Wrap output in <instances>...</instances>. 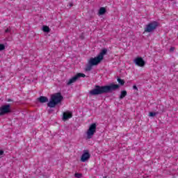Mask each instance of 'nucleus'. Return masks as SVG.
<instances>
[{
    "label": "nucleus",
    "mask_w": 178,
    "mask_h": 178,
    "mask_svg": "<svg viewBox=\"0 0 178 178\" xmlns=\"http://www.w3.org/2000/svg\"><path fill=\"white\" fill-rule=\"evenodd\" d=\"M82 176H83V174H81V173H75L74 174V177H76V178H81V177H82Z\"/></svg>",
    "instance_id": "obj_19"
},
{
    "label": "nucleus",
    "mask_w": 178,
    "mask_h": 178,
    "mask_svg": "<svg viewBox=\"0 0 178 178\" xmlns=\"http://www.w3.org/2000/svg\"><path fill=\"white\" fill-rule=\"evenodd\" d=\"M63 99V96L62 93L57 92L51 95L49 102L47 103V106L49 108H55L58 104H60Z\"/></svg>",
    "instance_id": "obj_3"
},
{
    "label": "nucleus",
    "mask_w": 178,
    "mask_h": 178,
    "mask_svg": "<svg viewBox=\"0 0 178 178\" xmlns=\"http://www.w3.org/2000/svg\"><path fill=\"white\" fill-rule=\"evenodd\" d=\"M38 102H40V104H45V102H48V97L45 96H40L39 98H38Z\"/></svg>",
    "instance_id": "obj_11"
},
{
    "label": "nucleus",
    "mask_w": 178,
    "mask_h": 178,
    "mask_svg": "<svg viewBox=\"0 0 178 178\" xmlns=\"http://www.w3.org/2000/svg\"><path fill=\"white\" fill-rule=\"evenodd\" d=\"M173 51H175V47H170V52H173Z\"/></svg>",
    "instance_id": "obj_23"
},
{
    "label": "nucleus",
    "mask_w": 178,
    "mask_h": 178,
    "mask_svg": "<svg viewBox=\"0 0 178 178\" xmlns=\"http://www.w3.org/2000/svg\"><path fill=\"white\" fill-rule=\"evenodd\" d=\"M10 112H12V110L10 109V104L3 105L0 107V116L8 115V113H10Z\"/></svg>",
    "instance_id": "obj_6"
},
{
    "label": "nucleus",
    "mask_w": 178,
    "mask_h": 178,
    "mask_svg": "<svg viewBox=\"0 0 178 178\" xmlns=\"http://www.w3.org/2000/svg\"><path fill=\"white\" fill-rule=\"evenodd\" d=\"M127 95V91L126 90H122L121 91V93L120 95V99H123V98H124V97H126Z\"/></svg>",
    "instance_id": "obj_14"
},
{
    "label": "nucleus",
    "mask_w": 178,
    "mask_h": 178,
    "mask_svg": "<svg viewBox=\"0 0 178 178\" xmlns=\"http://www.w3.org/2000/svg\"><path fill=\"white\" fill-rule=\"evenodd\" d=\"M108 54V49H102L101 52L95 58H90L88 63L85 68L86 72H90L92 70V66L99 65L100 62L104 60V56Z\"/></svg>",
    "instance_id": "obj_2"
},
{
    "label": "nucleus",
    "mask_w": 178,
    "mask_h": 178,
    "mask_svg": "<svg viewBox=\"0 0 178 178\" xmlns=\"http://www.w3.org/2000/svg\"><path fill=\"white\" fill-rule=\"evenodd\" d=\"M52 112H54V110L52 109L49 110V113H52Z\"/></svg>",
    "instance_id": "obj_26"
},
{
    "label": "nucleus",
    "mask_w": 178,
    "mask_h": 178,
    "mask_svg": "<svg viewBox=\"0 0 178 178\" xmlns=\"http://www.w3.org/2000/svg\"><path fill=\"white\" fill-rule=\"evenodd\" d=\"M79 80V77L77 76V74H76L74 76L71 78L67 83V86H70V84H73V83H76Z\"/></svg>",
    "instance_id": "obj_10"
},
{
    "label": "nucleus",
    "mask_w": 178,
    "mask_h": 178,
    "mask_svg": "<svg viewBox=\"0 0 178 178\" xmlns=\"http://www.w3.org/2000/svg\"><path fill=\"white\" fill-rule=\"evenodd\" d=\"M117 81L120 86H124V80L120 79L119 76L117 78Z\"/></svg>",
    "instance_id": "obj_16"
},
{
    "label": "nucleus",
    "mask_w": 178,
    "mask_h": 178,
    "mask_svg": "<svg viewBox=\"0 0 178 178\" xmlns=\"http://www.w3.org/2000/svg\"><path fill=\"white\" fill-rule=\"evenodd\" d=\"M97 133V124L92 123L89 126V128L86 132L87 138H92V136Z\"/></svg>",
    "instance_id": "obj_5"
},
{
    "label": "nucleus",
    "mask_w": 178,
    "mask_h": 178,
    "mask_svg": "<svg viewBox=\"0 0 178 178\" xmlns=\"http://www.w3.org/2000/svg\"><path fill=\"white\" fill-rule=\"evenodd\" d=\"M42 31H44V33H49L51 31V29L48 26H43Z\"/></svg>",
    "instance_id": "obj_15"
},
{
    "label": "nucleus",
    "mask_w": 178,
    "mask_h": 178,
    "mask_svg": "<svg viewBox=\"0 0 178 178\" xmlns=\"http://www.w3.org/2000/svg\"><path fill=\"white\" fill-rule=\"evenodd\" d=\"M7 102H13V100L10 99H7Z\"/></svg>",
    "instance_id": "obj_25"
},
{
    "label": "nucleus",
    "mask_w": 178,
    "mask_h": 178,
    "mask_svg": "<svg viewBox=\"0 0 178 178\" xmlns=\"http://www.w3.org/2000/svg\"><path fill=\"white\" fill-rule=\"evenodd\" d=\"M134 62L137 66H140V67H143L145 65V61H144V59H143L141 57L136 58Z\"/></svg>",
    "instance_id": "obj_9"
},
{
    "label": "nucleus",
    "mask_w": 178,
    "mask_h": 178,
    "mask_svg": "<svg viewBox=\"0 0 178 178\" xmlns=\"http://www.w3.org/2000/svg\"><path fill=\"white\" fill-rule=\"evenodd\" d=\"M91 154L88 150H83V154L81 156V162H87V160L90 158Z\"/></svg>",
    "instance_id": "obj_8"
},
{
    "label": "nucleus",
    "mask_w": 178,
    "mask_h": 178,
    "mask_svg": "<svg viewBox=\"0 0 178 178\" xmlns=\"http://www.w3.org/2000/svg\"><path fill=\"white\" fill-rule=\"evenodd\" d=\"M73 118V113L72 111H67L63 114V122H66V120H69V119H72Z\"/></svg>",
    "instance_id": "obj_7"
},
{
    "label": "nucleus",
    "mask_w": 178,
    "mask_h": 178,
    "mask_svg": "<svg viewBox=\"0 0 178 178\" xmlns=\"http://www.w3.org/2000/svg\"><path fill=\"white\" fill-rule=\"evenodd\" d=\"M3 154H4L3 150L0 149V156H1V155H3Z\"/></svg>",
    "instance_id": "obj_24"
},
{
    "label": "nucleus",
    "mask_w": 178,
    "mask_h": 178,
    "mask_svg": "<svg viewBox=\"0 0 178 178\" xmlns=\"http://www.w3.org/2000/svg\"><path fill=\"white\" fill-rule=\"evenodd\" d=\"M98 13L99 16H102V15H105V13H106V8H105L104 7H101L99 10Z\"/></svg>",
    "instance_id": "obj_12"
},
{
    "label": "nucleus",
    "mask_w": 178,
    "mask_h": 178,
    "mask_svg": "<svg viewBox=\"0 0 178 178\" xmlns=\"http://www.w3.org/2000/svg\"><path fill=\"white\" fill-rule=\"evenodd\" d=\"M133 89H134V90H136V91H138V88H137V86H136V85H134V86H133Z\"/></svg>",
    "instance_id": "obj_22"
},
{
    "label": "nucleus",
    "mask_w": 178,
    "mask_h": 178,
    "mask_svg": "<svg viewBox=\"0 0 178 178\" xmlns=\"http://www.w3.org/2000/svg\"><path fill=\"white\" fill-rule=\"evenodd\" d=\"M157 109H159V111H157V113H162L163 112H165V107H163V105H158L157 106Z\"/></svg>",
    "instance_id": "obj_13"
},
{
    "label": "nucleus",
    "mask_w": 178,
    "mask_h": 178,
    "mask_svg": "<svg viewBox=\"0 0 178 178\" xmlns=\"http://www.w3.org/2000/svg\"><path fill=\"white\" fill-rule=\"evenodd\" d=\"M159 113L158 112H149V116H150V118H154V116H156V115H159Z\"/></svg>",
    "instance_id": "obj_17"
},
{
    "label": "nucleus",
    "mask_w": 178,
    "mask_h": 178,
    "mask_svg": "<svg viewBox=\"0 0 178 178\" xmlns=\"http://www.w3.org/2000/svg\"><path fill=\"white\" fill-rule=\"evenodd\" d=\"M119 88H120V85L115 84L114 83L102 86L95 85V88L89 92V96L92 97L95 95H102V94H109L119 90Z\"/></svg>",
    "instance_id": "obj_1"
},
{
    "label": "nucleus",
    "mask_w": 178,
    "mask_h": 178,
    "mask_svg": "<svg viewBox=\"0 0 178 178\" xmlns=\"http://www.w3.org/2000/svg\"><path fill=\"white\" fill-rule=\"evenodd\" d=\"M5 49V44H0V51H3Z\"/></svg>",
    "instance_id": "obj_20"
},
{
    "label": "nucleus",
    "mask_w": 178,
    "mask_h": 178,
    "mask_svg": "<svg viewBox=\"0 0 178 178\" xmlns=\"http://www.w3.org/2000/svg\"><path fill=\"white\" fill-rule=\"evenodd\" d=\"M159 26V23L156 21L149 22L145 28V33H152V31L156 30Z\"/></svg>",
    "instance_id": "obj_4"
},
{
    "label": "nucleus",
    "mask_w": 178,
    "mask_h": 178,
    "mask_svg": "<svg viewBox=\"0 0 178 178\" xmlns=\"http://www.w3.org/2000/svg\"><path fill=\"white\" fill-rule=\"evenodd\" d=\"M76 76H77L78 79H80V77H86V74H83V73H77Z\"/></svg>",
    "instance_id": "obj_18"
},
{
    "label": "nucleus",
    "mask_w": 178,
    "mask_h": 178,
    "mask_svg": "<svg viewBox=\"0 0 178 178\" xmlns=\"http://www.w3.org/2000/svg\"><path fill=\"white\" fill-rule=\"evenodd\" d=\"M5 33H10V27L7 28V29L5 30Z\"/></svg>",
    "instance_id": "obj_21"
}]
</instances>
